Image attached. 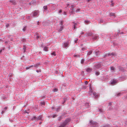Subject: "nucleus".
Wrapping results in <instances>:
<instances>
[{
	"mask_svg": "<svg viewBox=\"0 0 127 127\" xmlns=\"http://www.w3.org/2000/svg\"><path fill=\"white\" fill-rule=\"evenodd\" d=\"M95 67L97 69H99L101 68V65L100 64H98L95 65Z\"/></svg>",
	"mask_w": 127,
	"mask_h": 127,
	"instance_id": "1",
	"label": "nucleus"
},
{
	"mask_svg": "<svg viewBox=\"0 0 127 127\" xmlns=\"http://www.w3.org/2000/svg\"><path fill=\"white\" fill-rule=\"evenodd\" d=\"M67 122L65 121L63 124L60 126L59 127H64L67 124Z\"/></svg>",
	"mask_w": 127,
	"mask_h": 127,
	"instance_id": "2",
	"label": "nucleus"
},
{
	"mask_svg": "<svg viewBox=\"0 0 127 127\" xmlns=\"http://www.w3.org/2000/svg\"><path fill=\"white\" fill-rule=\"evenodd\" d=\"M85 35L87 36H91L92 35V33L91 32H88L86 33Z\"/></svg>",
	"mask_w": 127,
	"mask_h": 127,
	"instance_id": "3",
	"label": "nucleus"
},
{
	"mask_svg": "<svg viewBox=\"0 0 127 127\" xmlns=\"http://www.w3.org/2000/svg\"><path fill=\"white\" fill-rule=\"evenodd\" d=\"M38 11H35L33 13V15L34 16H36L38 15Z\"/></svg>",
	"mask_w": 127,
	"mask_h": 127,
	"instance_id": "4",
	"label": "nucleus"
},
{
	"mask_svg": "<svg viewBox=\"0 0 127 127\" xmlns=\"http://www.w3.org/2000/svg\"><path fill=\"white\" fill-rule=\"evenodd\" d=\"M117 82V81L116 80H113L111 82V85H114Z\"/></svg>",
	"mask_w": 127,
	"mask_h": 127,
	"instance_id": "5",
	"label": "nucleus"
},
{
	"mask_svg": "<svg viewBox=\"0 0 127 127\" xmlns=\"http://www.w3.org/2000/svg\"><path fill=\"white\" fill-rule=\"evenodd\" d=\"M97 36L96 35H95L93 36V39L94 40H96L97 39Z\"/></svg>",
	"mask_w": 127,
	"mask_h": 127,
	"instance_id": "6",
	"label": "nucleus"
},
{
	"mask_svg": "<svg viewBox=\"0 0 127 127\" xmlns=\"http://www.w3.org/2000/svg\"><path fill=\"white\" fill-rule=\"evenodd\" d=\"M68 45V43H64V47H66Z\"/></svg>",
	"mask_w": 127,
	"mask_h": 127,
	"instance_id": "7",
	"label": "nucleus"
},
{
	"mask_svg": "<svg viewBox=\"0 0 127 127\" xmlns=\"http://www.w3.org/2000/svg\"><path fill=\"white\" fill-rule=\"evenodd\" d=\"M42 118V116H39L38 117L37 119V120H39L41 119Z\"/></svg>",
	"mask_w": 127,
	"mask_h": 127,
	"instance_id": "8",
	"label": "nucleus"
},
{
	"mask_svg": "<svg viewBox=\"0 0 127 127\" xmlns=\"http://www.w3.org/2000/svg\"><path fill=\"white\" fill-rule=\"evenodd\" d=\"M92 51L91 50H90L89 52L88 53L87 55H91L92 54Z\"/></svg>",
	"mask_w": 127,
	"mask_h": 127,
	"instance_id": "9",
	"label": "nucleus"
},
{
	"mask_svg": "<svg viewBox=\"0 0 127 127\" xmlns=\"http://www.w3.org/2000/svg\"><path fill=\"white\" fill-rule=\"evenodd\" d=\"M92 69L90 68H88L87 69V72H89L91 71Z\"/></svg>",
	"mask_w": 127,
	"mask_h": 127,
	"instance_id": "10",
	"label": "nucleus"
},
{
	"mask_svg": "<svg viewBox=\"0 0 127 127\" xmlns=\"http://www.w3.org/2000/svg\"><path fill=\"white\" fill-rule=\"evenodd\" d=\"M77 25V24L76 23H75L74 24V29H75L77 27L76 26V25Z\"/></svg>",
	"mask_w": 127,
	"mask_h": 127,
	"instance_id": "11",
	"label": "nucleus"
},
{
	"mask_svg": "<svg viewBox=\"0 0 127 127\" xmlns=\"http://www.w3.org/2000/svg\"><path fill=\"white\" fill-rule=\"evenodd\" d=\"M47 6H43V8L45 10H47Z\"/></svg>",
	"mask_w": 127,
	"mask_h": 127,
	"instance_id": "12",
	"label": "nucleus"
},
{
	"mask_svg": "<svg viewBox=\"0 0 127 127\" xmlns=\"http://www.w3.org/2000/svg\"><path fill=\"white\" fill-rule=\"evenodd\" d=\"M44 51H47L48 50V48L46 47H45L44 48Z\"/></svg>",
	"mask_w": 127,
	"mask_h": 127,
	"instance_id": "13",
	"label": "nucleus"
},
{
	"mask_svg": "<svg viewBox=\"0 0 127 127\" xmlns=\"http://www.w3.org/2000/svg\"><path fill=\"white\" fill-rule=\"evenodd\" d=\"M39 65V63L37 64H35L34 65V66L35 67H37L38 65Z\"/></svg>",
	"mask_w": 127,
	"mask_h": 127,
	"instance_id": "14",
	"label": "nucleus"
},
{
	"mask_svg": "<svg viewBox=\"0 0 127 127\" xmlns=\"http://www.w3.org/2000/svg\"><path fill=\"white\" fill-rule=\"evenodd\" d=\"M95 74L97 75H98L100 73L99 72L97 71L95 72Z\"/></svg>",
	"mask_w": 127,
	"mask_h": 127,
	"instance_id": "15",
	"label": "nucleus"
},
{
	"mask_svg": "<svg viewBox=\"0 0 127 127\" xmlns=\"http://www.w3.org/2000/svg\"><path fill=\"white\" fill-rule=\"evenodd\" d=\"M84 62V59H82L81 60V63L82 64H83Z\"/></svg>",
	"mask_w": 127,
	"mask_h": 127,
	"instance_id": "16",
	"label": "nucleus"
},
{
	"mask_svg": "<svg viewBox=\"0 0 127 127\" xmlns=\"http://www.w3.org/2000/svg\"><path fill=\"white\" fill-rule=\"evenodd\" d=\"M51 54L52 55H53L54 56H55L56 55L55 52H53L51 53Z\"/></svg>",
	"mask_w": 127,
	"mask_h": 127,
	"instance_id": "17",
	"label": "nucleus"
},
{
	"mask_svg": "<svg viewBox=\"0 0 127 127\" xmlns=\"http://www.w3.org/2000/svg\"><path fill=\"white\" fill-rule=\"evenodd\" d=\"M41 104L42 105H45V103L44 102H41Z\"/></svg>",
	"mask_w": 127,
	"mask_h": 127,
	"instance_id": "18",
	"label": "nucleus"
},
{
	"mask_svg": "<svg viewBox=\"0 0 127 127\" xmlns=\"http://www.w3.org/2000/svg\"><path fill=\"white\" fill-rule=\"evenodd\" d=\"M33 66V65L31 66H30V67H27L26 68V69H29L31 67H32Z\"/></svg>",
	"mask_w": 127,
	"mask_h": 127,
	"instance_id": "19",
	"label": "nucleus"
},
{
	"mask_svg": "<svg viewBox=\"0 0 127 127\" xmlns=\"http://www.w3.org/2000/svg\"><path fill=\"white\" fill-rule=\"evenodd\" d=\"M110 69L111 70H114L115 69V68H114L113 67H110Z\"/></svg>",
	"mask_w": 127,
	"mask_h": 127,
	"instance_id": "20",
	"label": "nucleus"
},
{
	"mask_svg": "<svg viewBox=\"0 0 127 127\" xmlns=\"http://www.w3.org/2000/svg\"><path fill=\"white\" fill-rule=\"evenodd\" d=\"M60 24L61 25H63V21H61L60 23Z\"/></svg>",
	"mask_w": 127,
	"mask_h": 127,
	"instance_id": "21",
	"label": "nucleus"
},
{
	"mask_svg": "<svg viewBox=\"0 0 127 127\" xmlns=\"http://www.w3.org/2000/svg\"><path fill=\"white\" fill-rule=\"evenodd\" d=\"M31 3L33 4L36 3V1H32L31 2Z\"/></svg>",
	"mask_w": 127,
	"mask_h": 127,
	"instance_id": "22",
	"label": "nucleus"
},
{
	"mask_svg": "<svg viewBox=\"0 0 127 127\" xmlns=\"http://www.w3.org/2000/svg\"><path fill=\"white\" fill-rule=\"evenodd\" d=\"M26 27H25L23 29V31H25L26 30Z\"/></svg>",
	"mask_w": 127,
	"mask_h": 127,
	"instance_id": "23",
	"label": "nucleus"
},
{
	"mask_svg": "<svg viewBox=\"0 0 127 127\" xmlns=\"http://www.w3.org/2000/svg\"><path fill=\"white\" fill-rule=\"evenodd\" d=\"M110 15L111 16H113L114 15V13H111L110 14Z\"/></svg>",
	"mask_w": 127,
	"mask_h": 127,
	"instance_id": "24",
	"label": "nucleus"
},
{
	"mask_svg": "<svg viewBox=\"0 0 127 127\" xmlns=\"http://www.w3.org/2000/svg\"><path fill=\"white\" fill-rule=\"evenodd\" d=\"M57 89H54V90H53V91L54 92H56L57 91Z\"/></svg>",
	"mask_w": 127,
	"mask_h": 127,
	"instance_id": "25",
	"label": "nucleus"
},
{
	"mask_svg": "<svg viewBox=\"0 0 127 127\" xmlns=\"http://www.w3.org/2000/svg\"><path fill=\"white\" fill-rule=\"evenodd\" d=\"M80 10V9H78L77 10H76V11L77 12H79V11Z\"/></svg>",
	"mask_w": 127,
	"mask_h": 127,
	"instance_id": "26",
	"label": "nucleus"
},
{
	"mask_svg": "<svg viewBox=\"0 0 127 127\" xmlns=\"http://www.w3.org/2000/svg\"><path fill=\"white\" fill-rule=\"evenodd\" d=\"M85 22L86 23H89V21H85Z\"/></svg>",
	"mask_w": 127,
	"mask_h": 127,
	"instance_id": "27",
	"label": "nucleus"
},
{
	"mask_svg": "<svg viewBox=\"0 0 127 127\" xmlns=\"http://www.w3.org/2000/svg\"><path fill=\"white\" fill-rule=\"evenodd\" d=\"M96 95V93H93V95H94V96H95Z\"/></svg>",
	"mask_w": 127,
	"mask_h": 127,
	"instance_id": "28",
	"label": "nucleus"
},
{
	"mask_svg": "<svg viewBox=\"0 0 127 127\" xmlns=\"http://www.w3.org/2000/svg\"><path fill=\"white\" fill-rule=\"evenodd\" d=\"M85 84H86V85H87L88 84V81H86L85 82Z\"/></svg>",
	"mask_w": 127,
	"mask_h": 127,
	"instance_id": "29",
	"label": "nucleus"
},
{
	"mask_svg": "<svg viewBox=\"0 0 127 127\" xmlns=\"http://www.w3.org/2000/svg\"><path fill=\"white\" fill-rule=\"evenodd\" d=\"M111 54L112 55H115V53H112Z\"/></svg>",
	"mask_w": 127,
	"mask_h": 127,
	"instance_id": "30",
	"label": "nucleus"
},
{
	"mask_svg": "<svg viewBox=\"0 0 127 127\" xmlns=\"http://www.w3.org/2000/svg\"><path fill=\"white\" fill-rule=\"evenodd\" d=\"M36 119V117H34L32 119L33 120H35Z\"/></svg>",
	"mask_w": 127,
	"mask_h": 127,
	"instance_id": "31",
	"label": "nucleus"
},
{
	"mask_svg": "<svg viewBox=\"0 0 127 127\" xmlns=\"http://www.w3.org/2000/svg\"><path fill=\"white\" fill-rule=\"evenodd\" d=\"M86 49L85 48H83L82 49V50L83 51L84 50H85Z\"/></svg>",
	"mask_w": 127,
	"mask_h": 127,
	"instance_id": "32",
	"label": "nucleus"
},
{
	"mask_svg": "<svg viewBox=\"0 0 127 127\" xmlns=\"http://www.w3.org/2000/svg\"><path fill=\"white\" fill-rule=\"evenodd\" d=\"M62 12V11L61 10H60L59 11V13H61Z\"/></svg>",
	"mask_w": 127,
	"mask_h": 127,
	"instance_id": "33",
	"label": "nucleus"
},
{
	"mask_svg": "<svg viewBox=\"0 0 127 127\" xmlns=\"http://www.w3.org/2000/svg\"><path fill=\"white\" fill-rule=\"evenodd\" d=\"M56 117V115H54L53 116V118H55Z\"/></svg>",
	"mask_w": 127,
	"mask_h": 127,
	"instance_id": "34",
	"label": "nucleus"
},
{
	"mask_svg": "<svg viewBox=\"0 0 127 127\" xmlns=\"http://www.w3.org/2000/svg\"><path fill=\"white\" fill-rule=\"evenodd\" d=\"M109 105H111V102L109 103Z\"/></svg>",
	"mask_w": 127,
	"mask_h": 127,
	"instance_id": "35",
	"label": "nucleus"
},
{
	"mask_svg": "<svg viewBox=\"0 0 127 127\" xmlns=\"http://www.w3.org/2000/svg\"><path fill=\"white\" fill-rule=\"evenodd\" d=\"M84 33V32H82V33H81V34H83Z\"/></svg>",
	"mask_w": 127,
	"mask_h": 127,
	"instance_id": "36",
	"label": "nucleus"
},
{
	"mask_svg": "<svg viewBox=\"0 0 127 127\" xmlns=\"http://www.w3.org/2000/svg\"><path fill=\"white\" fill-rule=\"evenodd\" d=\"M7 108V107H5L4 108V109L5 110Z\"/></svg>",
	"mask_w": 127,
	"mask_h": 127,
	"instance_id": "37",
	"label": "nucleus"
},
{
	"mask_svg": "<svg viewBox=\"0 0 127 127\" xmlns=\"http://www.w3.org/2000/svg\"><path fill=\"white\" fill-rule=\"evenodd\" d=\"M98 52H96V56H97V54H98Z\"/></svg>",
	"mask_w": 127,
	"mask_h": 127,
	"instance_id": "38",
	"label": "nucleus"
},
{
	"mask_svg": "<svg viewBox=\"0 0 127 127\" xmlns=\"http://www.w3.org/2000/svg\"><path fill=\"white\" fill-rule=\"evenodd\" d=\"M2 51V50H0V53H1Z\"/></svg>",
	"mask_w": 127,
	"mask_h": 127,
	"instance_id": "39",
	"label": "nucleus"
},
{
	"mask_svg": "<svg viewBox=\"0 0 127 127\" xmlns=\"http://www.w3.org/2000/svg\"><path fill=\"white\" fill-rule=\"evenodd\" d=\"M64 15H66V13L65 12H64Z\"/></svg>",
	"mask_w": 127,
	"mask_h": 127,
	"instance_id": "40",
	"label": "nucleus"
},
{
	"mask_svg": "<svg viewBox=\"0 0 127 127\" xmlns=\"http://www.w3.org/2000/svg\"><path fill=\"white\" fill-rule=\"evenodd\" d=\"M108 127V126L106 125V126H105V127Z\"/></svg>",
	"mask_w": 127,
	"mask_h": 127,
	"instance_id": "41",
	"label": "nucleus"
},
{
	"mask_svg": "<svg viewBox=\"0 0 127 127\" xmlns=\"http://www.w3.org/2000/svg\"><path fill=\"white\" fill-rule=\"evenodd\" d=\"M3 111H2V112H1V114H3Z\"/></svg>",
	"mask_w": 127,
	"mask_h": 127,
	"instance_id": "42",
	"label": "nucleus"
},
{
	"mask_svg": "<svg viewBox=\"0 0 127 127\" xmlns=\"http://www.w3.org/2000/svg\"><path fill=\"white\" fill-rule=\"evenodd\" d=\"M39 38V36H37V38L38 39V38Z\"/></svg>",
	"mask_w": 127,
	"mask_h": 127,
	"instance_id": "43",
	"label": "nucleus"
},
{
	"mask_svg": "<svg viewBox=\"0 0 127 127\" xmlns=\"http://www.w3.org/2000/svg\"><path fill=\"white\" fill-rule=\"evenodd\" d=\"M8 43V42H7V41L5 42V43Z\"/></svg>",
	"mask_w": 127,
	"mask_h": 127,
	"instance_id": "44",
	"label": "nucleus"
},
{
	"mask_svg": "<svg viewBox=\"0 0 127 127\" xmlns=\"http://www.w3.org/2000/svg\"><path fill=\"white\" fill-rule=\"evenodd\" d=\"M99 111H101V109H99Z\"/></svg>",
	"mask_w": 127,
	"mask_h": 127,
	"instance_id": "45",
	"label": "nucleus"
},
{
	"mask_svg": "<svg viewBox=\"0 0 127 127\" xmlns=\"http://www.w3.org/2000/svg\"><path fill=\"white\" fill-rule=\"evenodd\" d=\"M111 5H113V3H112V4H111Z\"/></svg>",
	"mask_w": 127,
	"mask_h": 127,
	"instance_id": "46",
	"label": "nucleus"
},
{
	"mask_svg": "<svg viewBox=\"0 0 127 127\" xmlns=\"http://www.w3.org/2000/svg\"><path fill=\"white\" fill-rule=\"evenodd\" d=\"M97 96H98V95H96V96H95V97H97Z\"/></svg>",
	"mask_w": 127,
	"mask_h": 127,
	"instance_id": "47",
	"label": "nucleus"
},
{
	"mask_svg": "<svg viewBox=\"0 0 127 127\" xmlns=\"http://www.w3.org/2000/svg\"><path fill=\"white\" fill-rule=\"evenodd\" d=\"M77 56V55H74V57H76V56Z\"/></svg>",
	"mask_w": 127,
	"mask_h": 127,
	"instance_id": "48",
	"label": "nucleus"
},
{
	"mask_svg": "<svg viewBox=\"0 0 127 127\" xmlns=\"http://www.w3.org/2000/svg\"><path fill=\"white\" fill-rule=\"evenodd\" d=\"M71 6H72V8L73 7V5H71Z\"/></svg>",
	"mask_w": 127,
	"mask_h": 127,
	"instance_id": "49",
	"label": "nucleus"
},
{
	"mask_svg": "<svg viewBox=\"0 0 127 127\" xmlns=\"http://www.w3.org/2000/svg\"><path fill=\"white\" fill-rule=\"evenodd\" d=\"M36 71H37V72H38V70H37Z\"/></svg>",
	"mask_w": 127,
	"mask_h": 127,
	"instance_id": "50",
	"label": "nucleus"
},
{
	"mask_svg": "<svg viewBox=\"0 0 127 127\" xmlns=\"http://www.w3.org/2000/svg\"><path fill=\"white\" fill-rule=\"evenodd\" d=\"M77 40H76L75 41V42H76V41H77Z\"/></svg>",
	"mask_w": 127,
	"mask_h": 127,
	"instance_id": "51",
	"label": "nucleus"
},
{
	"mask_svg": "<svg viewBox=\"0 0 127 127\" xmlns=\"http://www.w3.org/2000/svg\"><path fill=\"white\" fill-rule=\"evenodd\" d=\"M92 121H90V123H92Z\"/></svg>",
	"mask_w": 127,
	"mask_h": 127,
	"instance_id": "52",
	"label": "nucleus"
},
{
	"mask_svg": "<svg viewBox=\"0 0 127 127\" xmlns=\"http://www.w3.org/2000/svg\"><path fill=\"white\" fill-rule=\"evenodd\" d=\"M39 22H38V23H39Z\"/></svg>",
	"mask_w": 127,
	"mask_h": 127,
	"instance_id": "53",
	"label": "nucleus"
},
{
	"mask_svg": "<svg viewBox=\"0 0 127 127\" xmlns=\"http://www.w3.org/2000/svg\"><path fill=\"white\" fill-rule=\"evenodd\" d=\"M41 123H40V124Z\"/></svg>",
	"mask_w": 127,
	"mask_h": 127,
	"instance_id": "54",
	"label": "nucleus"
},
{
	"mask_svg": "<svg viewBox=\"0 0 127 127\" xmlns=\"http://www.w3.org/2000/svg\"><path fill=\"white\" fill-rule=\"evenodd\" d=\"M62 27L63 28V27L62 26Z\"/></svg>",
	"mask_w": 127,
	"mask_h": 127,
	"instance_id": "55",
	"label": "nucleus"
},
{
	"mask_svg": "<svg viewBox=\"0 0 127 127\" xmlns=\"http://www.w3.org/2000/svg\"><path fill=\"white\" fill-rule=\"evenodd\" d=\"M90 1V0H89V1Z\"/></svg>",
	"mask_w": 127,
	"mask_h": 127,
	"instance_id": "56",
	"label": "nucleus"
},
{
	"mask_svg": "<svg viewBox=\"0 0 127 127\" xmlns=\"http://www.w3.org/2000/svg\"><path fill=\"white\" fill-rule=\"evenodd\" d=\"M119 94H118V95H119Z\"/></svg>",
	"mask_w": 127,
	"mask_h": 127,
	"instance_id": "57",
	"label": "nucleus"
}]
</instances>
